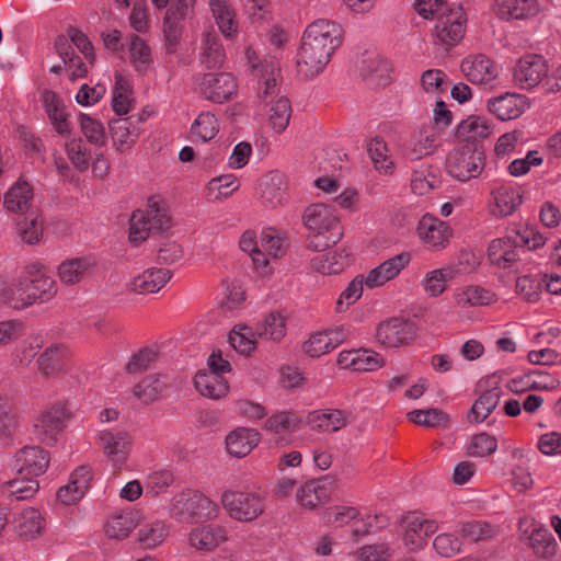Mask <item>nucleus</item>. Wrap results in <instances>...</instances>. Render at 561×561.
<instances>
[{"mask_svg":"<svg viewBox=\"0 0 561 561\" xmlns=\"http://www.w3.org/2000/svg\"><path fill=\"white\" fill-rule=\"evenodd\" d=\"M416 12L424 19H437L434 32L444 45H455L465 35L466 14L460 5L450 8L445 0H416Z\"/></svg>","mask_w":561,"mask_h":561,"instance_id":"f257e3e1","label":"nucleus"},{"mask_svg":"<svg viewBox=\"0 0 561 561\" xmlns=\"http://www.w3.org/2000/svg\"><path fill=\"white\" fill-rule=\"evenodd\" d=\"M304 226L312 232L308 249L320 252L335 244L343 236L342 226L331 206L325 204L309 205L302 215Z\"/></svg>","mask_w":561,"mask_h":561,"instance_id":"f03ea898","label":"nucleus"},{"mask_svg":"<svg viewBox=\"0 0 561 561\" xmlns=\"http://www.w3.org/2000/svg\"><path fill=\"white\" fill-rule=\"evenodd\" d=\"M217 514V504L194 489H185L176 493L170 506L171 517L185 524L213 519Z\"/></svg>","mask_w":561,"mask_h":561,"instance_id":"7ed1b4c3","label":"nucleus"},{"mask_svg":"<svg viewBox=\"0 0 561 561\" xmlns=\"http://www.w3.org/2000/svg\"><path fill=\"white\" fill-rule=\"evenodd\" d=\"M171 228V216L164 203L157 197H150L148 209H137L130 217L129 240L138 244L149 234L162 233Z\"/></svg>","mask_w":561,"mask_h":561,"instance_id":"20e7f679","label":"nucleus"},{"mask_svg":"<svg viewBox=\"0 0 561 561\" xmlns=\"http://www.w3.org/2000/svg\"><path fill=\"white\" fill-rule=\"evenodd\" d=\"M484 165L485 157L481 145H463L450 151L446 160L448 173L463 182L478 178Z\"/></svg>","mask_w":561,"mask_h":561,"instance_id":"39448f33","label":"nucleus"},{"mask_svg":"<svg viewBox=\"0 0 561 561\" xmlns=\"http://www.w3.org/2000/svg\"><path fill=\"white\" fill-rule=\"evenodd\" d=\"M21 278L31 306L51 300L58 291L55 279L48 275L45 266L39 263L27 265Z\"/></svg>","mask_w":561,"mask_h":561,"instance_id":"423d86ee","label":"nucleus"},{"mask_svg":"<svg viewBox=\"0 0 561 561\" xmlns=\"http://www.w3.org/2000/svg\"><path fill=\"white\" fill-rule=\"evenodd\" d=\"M221 503L232 518L241 522H252L264 511L260 495L253 492L226 491Z\"/></svg>","mask_w":561,"mask_h":561,"instance_id":"0eeeda50","label":"nucleus"},{"mask_svg":"<svg viewBox=\"0 0 561 561\" xmlns=\"http://www.w3.org/2000/svg\"><path fill=\"white\" fill-rule=\"evenodd\" d=\"M69 419L70 412L65 404H53L41 412L35 419L34 433L42 443L53 444L64 431Z\"/></svg>","mask_w":561,"mask_h":561,"instance_id":"6e6552de","label":"nucleus"},{"mask_svg":"<svg viewBox=\"0 0 561 561\" xmlns=\"http://www.w3.org/2000/svg\"><path fill=\"white\" fill-rule=\"evenodd\" d=\"M332 54L328 47L304 34L297 59L299 73L305 78L318 76L330 61Z\"/></svg>","mask_w":561,"mask_h":561,"instance_id":"1a4fd4ad","label":"nucleus"},{"mask_svg":"<svg viewBox=\"0 0 561 561\" xmlns=\"http://www.w3.org/2000/svg\"><path fill=\"white\" fill-rule=\"evenodd\" d=\"M416 335L415 324L403 318H391L381 322L376 330L378 343L386 347L409 344Z\"/></svg>","mask_w":561,"mask_h":561,"instance_id":"9d476101","label":"nucleus"},{"mask_svg":"<svg viewBox=\"0 0 561 561\" xmlns=\"http://www.w3.org/2000/svg\"><path fill=\"white\" fill-rule=\"evenodd\" d=\"M49 453L39 446H24L13 459V469L21 476L36 478L44 474L49 466Z\"/></svg>","mask_w":561,"mask_h":561,"instance_id":"9b49d317","label":"nucleus"},{"mask_svg":"<svg viewBox=\"0 0 561 561\" xmlns=\"http://www.w3.org/2000/svg\"><path fill=\"white\" fill-rule=\"evenodd\" d=\"M238 85L231 73H206L203 76L199 90L202 95L214 103L229 101L237 92Z\"/></svg>","mask_w":561,"mask_h":561,"instance_id":"f8f14e48","label":"nucleus"},{"mask_svg":"<svg viewBox=\"0 0 561 561\" xmlns=\"http://www.w3.org/2000/svg\"><path fill=\"white\" fill-rule=\"evenodd\" d=\"M417 233L427 249L442 250L449 244L453 229L446 221L426 214L419 221Z\"/></svg>","mask_w":561,"mask_h":561,"instance_id":"ddd939ff","label":"nucleus"},{"mask_svg":"<svg viewBox=\"0 0 561 561\" xmlns=\"http://www.w3.org/2000/svg\"><path fill=\"white\" fill-rule=\"evenodd\" d=\"M548 73V66L542 56L528 54L523 56L514 69V81L522 89L538 85Z\"/></svg>","mask_w":561,"mask_h":561,"instance_id":"4468645a","label":"nucleus"},{"mask_svg":"<svg viewBox=\"0 0 561 561\" xmlns=\"http://www.w3.org/2000/svg\"><path fill=\"white\" fill-rule=\"evenodd\" d=\"M70 352L64 344H53L39 354L36 364L43 377H57L68 371Z\"/></svg>","mask_w":561,"mask_h":561,"instance_id":"2eb2a0df","label":"nucleus"},{"mask_svg":"<svg viewBox=\"0 0 561 561\" xmlns=\"http://www.w3.org/2000/svg\"><path fill=\"white\" fill-rule=\"evenodd\" d=\"M33 187L26 181L19 179L3 195V207L18 217L38 209L33 205Z\"/></svg>","mask_w":561,"mask_h":561,"instance_id":"dca6fc26","label":"nucleus"},{"mask_svg":"<svg viewBox=\"0 0 561 561\" xmlns=\"http://www.w3.org/2000/svg\"><path fill=\"white\" fill-rule=\"evenodd\" d=\"M252 71L259 78L257 96L261 101L267 102L270 96H274L278 92L277 80L280 68L275 57H265L259 64H252Z\"/></svg>","mask_w":561,"mask_h":561,"instance_id":"f3484780","label":"nucleus"},{"mask_svg":"<svg viewBox=\"0 0 561 561\" xmlns=\"http://www.w3.org/2000/svg\"><path fill=\"white\" fill-rule=\"evenodd\" d=\"M103 453L114 466L124 462L130 451V436L124 431H101L99 435Z\"/></svg>","mask_w":561,"mask_h":561,"instance_id":"a211bd4d","label":"nucleus"},{"mask_svg":"<svg viewBox=\"0 0 561 561\" xmlns=\"http://www.w3.org/2000/svg\"><path fill=\"white\" fill-rule=\"evenodd\" d=\"M172 272L167 268H148L133 277L127 284L130 293L148 295L160 291L171 279Z\"/></svg>","mask_w":561,"mask_h":561,"instance_id":"6ab92c4d","label":"nucleus"},{"mask_svg":"<svg viewBox=\"0 0 561 561\" xmlns=\"http://www.w3.org/2000/svg\"><path fill=\"white\" fill-rule=\"evenodd\" d=\"M411 255L408 252L399 253L369 271L365 284L369 288L379 287L397 277L410 263Z\"/></svg>","mask_w":561,"mask_h":561,"instance_id":"aec40b11","label":"nucleus"},{"mask_svg":"<svg viewBox=\"0 0 561 561\" xmlns=\"http://www.w3.org/2000/svg\"><path fill=\"white\" fill-rule=\"evenodd\" d=\"M517 248L520 245L516 236L494 239L488 247V260L501 268H510L519 260Z\"/></svg>","mask_w":561,"mask_h":561,"instance_id":"412c9836","label":"nucleus"},{"mask_svg":"<svg viewBox=\"0 0 561 561\" xmlns=\"http://www.w3.org/2000/svg\"><path fill=\"white\" fill-rule=\"evenodd\" d=\"M522 539H526L528 547L539 560H551L557 554L558 543L548 528L535 525L530 533H523Z\"/></svg>","mask_w":561,"mask_h":561,"instance_id":"4be33fe9","label":"nucleus"},{"mask_svg":"<svg viewBox=\"0 0 561 561\" xmlns=\"http://www.w3.org/2000/svg\"><path fill=\"white\" fill-rule=\"evenodd\" d=\"M304 34L333 53L342 43L343 32L337 23L320 19L309 24Z\"/></svg>","mask_w":561,"mask_h":561,"instance_id":"5701e85b","label":"nucleus"},{"mask_svg":"<svg viewBox=\"0 0 561 561\" xmlns=\"http://www.w3.org/2000/svg\"><path fill=\"white\" fill-rule=\"evenodd\" d=\"M436 134L428 126L421 127L413 133L409 140L402 144L401 150L410 160H420L435 150Z\"/></svg>","mask_w":561,"mask_h":561,"instance_id":"b1692460","label":"nucleus"},{"mask_svg":"<svg viewBox=\"0 0 561 561\" xmlns=\"http://www.w3.org/2000/svg\"><path fill=\"white\" fill-rule=\"evenodd\" d=\"M528 106L526 98L517 93H505L488 103L489 111L501 121L519 117Z\"/></svg>","mask_w":561,"mask_h":561,"instance_id":"393cba45","label":"nucleus"},{"mask_svg":"<svg viewBox=\"0 0 561 561\" xmlns=\"http://www.w3.org/2000/svg\"><path fill=\"white\" fill-rule=\"evenodd\" d=\"M494 11L502 20H526L536 16L540 7L537 0H495Z\"/></svg>","mask_w":561,"mask_h":561,"instance_id":"a878e982","label":"nucleus"},{"mask_svg":"<svg viewBox=\"0 0 561 561\" xmlns=\"http://www.w3.org/2000/svg\"><path fill=\"white\" fill-rule=\"evenodd\" d=\"M347 334L343 328L312 334L304 344V351L311 357H319L337 347Z\"/></svg>","mask_w":561,"mask_h":561,"instance_id":"bb28decb","label":"nucleus"},{"mask_svg":"<svg viewBox=\"0 0 561 561\" xmlns=\"http://www.w3.org/2000/svg\"><path fill=\"white\" fill-rule=\"evenodd\" d=\"M110 136L118 152H125L136 144L139 137L137 122L133 117L117 118L110 123Z\"/></svg>","mask_w":561,"mask_h":561,"instance_id":"cd10ccee","label":"nucleus"},{"mask_svg":"<svg viewBox=\"0 0 561 561\" xmlns=\"http://www.w3.org/2000/svg\"><path fill=\"white\" fill-rule=\"evenodd\" d=\"M227 540V531L219 525L208 524L194 528L188 536L190 545L199 551H211Z\"/></svg>","mask_w":561,"mask_h":561,"instance_id":"c85d7f7f","label":"nucleus"},{"mask_svg":"<svg viewBox=\"0 0 561 561\" xmlns=\"http://www.w3.org/2000/svg\"><path fill=\"white\" fill-rule=\"evenodd\" d=\"M461 71L473 84L488 83L496 77L493 61L484 55L465 58L461 62Z\"/></svg>","mask_w":561,"mask_h":561,"instance_id":"c756f323","label":"nucleus"},{"mask_svg":"<svg viewBox=\"0 0 561 561\" xmlns=\"http://www.w3.org/2000/svg\"><path fill=\"white\" fill-rule=\"evenodd\" d=\"M261 434L253 428L238 427L226 437L227 451L237 458L245 457L259 444Z\"/></svg>","mask_w":561,"mask_h":561,"instance_id":"7c9ffc66","label":"nucleus"},{"mask_svg":"<svg viewBox=\"0 0 561 561\" xmlns=\"http://www.w3.org/2000/svg\"><path fill=\"white\" fill-rule=\"evenodd\" d=\"M351 263V253L346 249L333 250L314 255L310 265L323 275L339 274Z\"/></svg>","mask_w":561,"mask_h":561,"instance_id":"2f4dec72","label":"nucleus"},{"mask_svg":"<svg viewBox=\"0 0 561 561\" xmlns=\"http://www.w3.org/2000/svg\"><path fill=\"white\" fill-rule=\"evenodd\" d=\"M437 530V524L434 520L422 519L417 516L407 518L405 530L403 535L404 545L410 550H416L423 547L428 536Z\"/></svg>","mask_w":561,"mask_h":561,"instance_id":"473e14b6","label":"nucleus"},{"mask_svg":"<svg viewBox=\"0 0 561 561\" xmlns=\"http://www.w3.org/2000/svg\"><path fill=\"white\" fill-rule=\"evenodd\" d=\"M42 102L47 113V116L54 129L61 136L70 133L67 114L65 113V105L60 98L49 89H44L41 93Z\"/></svg>","mask_w":561,"mask_h":561,"instance_id":"72a5a7b5","label":"nucleus"},{"mask_svg":"<svg viewBox=\"0 0 561 561\" xmlns=\"http://www.w3.org/2000/svg\"><path fill=\"white\" fill-rule=\"evenodd\" d=\"M259 187L261 201L268 208H275L286 199V184L284 176L278 172L265 175Z\"/></svg>","mask_w":561,"mask_h":561,"instance_id":"f704fd0d","label":"nucleus"},{"mask_svg":"<svg viewBox=\"0 0 561 561\" xmlns=\"http://www.w3.org/2000/svg\"><path fill=\"white\" fill-rule=\"evenodd\" d=\"M95 263L89 257H73L61 262L58 266V276L62 284L71 286L88 277Z\"/></svg>","mask_w":561,"mask_h":561,"instance_id":"c9c22d12","label":"nucleus"},{"mask_svg":"<svg viewBox=\"0 0 561 561\" xmlns=\"http://www.w3.org/2000/svg\"><path fill=\"white\" fill-rule=\"evenodd\" d=\"M194 386L203 397L214 400L225 397L229 389L222 375L210 370H199L194 377Z\"/></svg>","mask_w":561,"mask_h":561,"instance_id":"e433bc0d","label":"nucleus"},{"mask_svg":"<svg viewBox=\"0 0 561 561\" xmlns=\"http://www.w3.org/2000/svg\"><path fill=\"white\" fill-rule=\"evenodd\" d=\"M14 528L21 539H34L45 529V519L37 508L28 507L18 514Z\"/></svg>","mask_w":561,"mask_h":561,"instance_id":"4c0bfd02","label":"nucleus"},{"mask_svg":"<svg viewBox=\"0 0 561 561\" xmlns=\"http://www.w3.org/2000/svg\"><path fill=\"white\" fill-rule=\"evenodd\" d=\"M491 127L484 117L471 115L463 119L456 129V138L466 145H479L477 141L489 137Z\"/></svg>","mask_w":561,"mask_h":561,"instance_id":"58836bf2","label":"nucleus"},{"mask_svg":"<svg viewBox=\"0 0 561 561\" xmlns=\"http://www.w3.org/2000/svg\"><path fill=\"white\" fill-rule=\"evenodd\" d=\"M501 396L502 389L500 387L483 389L468 412V421L470 423H482L496 409Z\"/></svg>","mask_w":561,"mask_h":561,"instance_id":"ea45409f","label":"nucleus"},{"mask_svg":"<svg viewBox=\"0 0 561 561\" xmlns=\"http://www.w3.org/2000/svg\"><path fill=\"white\" fill-rule=\"evenodd\" d=\"M308 424L318 431L337 432L347 423V417L342 410L313 411L308 414Z\"/></svg>","mask_w":561,"mask_h":561,"instance_id":"a19ab883","label":"nucleus"},{"mask_svg":"<svg viewBox=\"0 0 561 561\" xmlns=\"http://www.w3.org/2000/svg\"><path fill=\"white\" fill-rule=\"evenodd\" d=\"M39 210L30 211L16 217V231L23 242L30 245L37 244L43 237V222L39 219Z\"/></svg>","mask_w":561,"mask_h":561,"instance_id":"79ce46f5","label":"nucleus"},{"mask_svg":"<svg viewBox=\"0 0 561 561\" xmlns=\"http://www.w3.org/2000/svg\"><path fill=\"white\" fill-rule=\"evenodd\" d=\"M139 524L137 513L133 511H124L116 514L107 520L105 525V534L113 539H125L130 531Z\"/></svg>","mask_w":561,"mask_h":561,"instance_id":"37998d69","label":"nucleus"},{"mask_svg":"<svg viewBox=\"0 0 561 561\" xmlns=\"http://www.w3.org/2000/svg\"><path fill=\"white\" fill-rule=\"evenodd\" d=\"M255 334L264 340L279 342L286 334L285 318L278 311H272L257 322Z\"/></svg>","mask_w":561,"mask_h":561,"instance_id":"c03bdc74","label":"nucleus"},{"mask_svg":"<svg viewBox=\"0 0 561 561\" xmlns=\"http://www.w3.org/2000/svg\"><path fill=\"white\" fill-rule=\"evenodd\" d=\"M493 203L490 205L491 213L497 217H504L513 214V211L522 204V196L517 191L501 187L492 192Z\"/></svg>","mask_w":561,"mask_h":561,"instance_id":"a18cd8bd","label":"nucleus"},{"mask_svg":"<svg viewBox=\"0 0 561 561\" xmlns=\"http://www.w3.org/2000/svg\"><path fill=\"white\" fill-rule=\"evenodd\" d=\"M329 499L328 489L320 481L311 480L306 482L297 492V501L302 507L316 508Z\"/></svg>","mask_w":561,"mask_h":561,"instance_id":"49530a36","label":"nucleus"},{"mask_svg":"<svg viewBox=\"0 0 561 561\" xmlns=\"http://www.w3.org/2000/svg\"><path fill=\"white\" fill-rule=\"evenodd\" d=\"M367 150L375 169L379 173L391 174L393 172L394 164L389 156L388 146L382 138L376 137L371 139Z\"/></svg>","mask_w":561,"mask_h":561,"instance_id":"de8ad7c7","label":"nucleus"},{"mask_svg":"<svg viewBox=\"0 0 561 561\" xmlns=\"http://www.w3.org/2000/svg\"><path fill=\"white\" fill-rule=\"evenodd\" d=\"M290 116V101L286 96H280L268 111V125L275 133L282 134L287 128Z\"/></svg>","mask_w":561,"mask_h":561,"instance_id":"09e8293b","label":"nucleus"},{"mask_svg":"<svg viewBox=\"0 0 561 561\" xmlns=\"http://www.w3.org/2000/svg\"><path fill=\"white\" fill-rule=\"evenodd\" d=\"M202 64L207 69L218 68L224 64L225 53L216 34L206 33L203 41Z\"/></svg>","mask_w":561,"mask_h":561,"instance_id":"8fccbe9b","label":"nucleus"},{"mask_svg":"<svg viewBox=\"0 0 561 561\" xmlns=\"http://www.w3.org/2000/svg\"><path fill=\"white\" fill-rule=\"evenodd\" d=\"M129 57L130 62L137 71H146L152 62L151 49L148 44L138 35L129 36Z\"/></svg>","mask_w":561,"mask_h":561,"instance_id":"3c124183","label":"nucleus"},{"mask_svg":"<svg viewBox=\"0 0 561 561\" xmlns=\"http://www.w3.org/2000/svg\"><path fill=\"white\" fill-rule=\"evenodd\" d=\"M165 388V382L156 375L144 378L134 387V394L145 403L158 400Z\"/></svg>","mask_w":561,"mask_h":561,"instance_id":"603ef678","label":"nucleus"},{"mask_svg":"<svg viewBox=\"0 0 561 561\" xmlns=\"http://www.w3.org/2000/svg\"><path fill=\"white\" fill-rule=\"evenodd\" d=\"M209 5L221 33L226 37L232 36L237 32V22L226 0H210Z\"/></svg>","mask_w":561,"mask_h":561,"instance_id":"864d4df0","label":"nucleus"},{"mask_svg":"<svg viewBox=\"0 0 561 561\" xmlns=\"http://www.w3.org/2000/svg\"><path fill=\"white\" fill-rule=\"evenodd\" d=\"M19 423V411L14 399L0 394V435L9 436Z\"/></svg>","mask_w":561,"mask_h":561,"instance_id":"5fc2aeb1","label":"nucleus"},{"mask_svg":"<svg viewBox=\"0 0 561 561\" xmlns=\"http://www.w3.org/2000/svg\"><path fill=\"white\" fill-rule=\"evenodd\" d=\"M38 482L33 477L23 476L7 482L5 490L10 500L22 501L31 499L38 491Z\"/></svg>","mask_w":561,"mask_h":561,"instance_id":"6e6d98bb","label":"nucleus"},{"mask_svg":"<svg viewBox=\"0 0 561 561\" xmlns=\"http://www.w3.org/2000/svg\"><path fill=\"white\" fill-rule=\"evenodd\" d=\"M219 131V123L217 117L209 113L203 112L194 121L191 127V134L198 137L203 141L213 139Z\"/></svg>","mask_w":561,"mask_h":561,"instance_id":"4d7b16f0","label":"nucleus"},{"mask_svg":"<svg viewBox=\"0 0 561 561\" xmlns=\"http://www.w3.org/2000/svg\"><path fill=\"white\" fill-rule=\"evenodd\" d=\"M168 535V528L162 522L144 525L138 531V542L146 549L159 546Z\"/></svg>","mask_w":561,"mask_h":561,"instance_id":"13d9d810","label":"nucleus"},{"mask_svg":"<svg viewBox=\"0 0 561 561\" xmlns=\"http://www.w3.org/2000/svg\"><path fill=\"white\" fill-rule=\"evenodd\" d=\"M68 159L79 171L88 170L90 165V152L81 138H71L65 144Z\"/></svg>","mask_w":561,"mask_h":561,"instance_id":"bf43d9fd","label":"nucleus"},{"mask_svg":"<svg viewBox=\"0 0 561 561\" xmlns=\"http://www.w3.org/2000/svg\"><path fill=\"white\" fill-rule=\"evenodd\" d=\"M299 423L300 419L296 414L283 411L271 415L266 420L264 427L270 432L280 434L296 431Z\"/></svg>","mask_w":561,"mask_h":561,"instance_id":"052dcab7","label":"nucleus"},{"mask_svg":"<svg viewBox=\"0 0 561 561\" xmlns=\"http://www.w3.org/2000/svg\"><path fill=\"white\" fill-rule=\"evenodd\" d=\"M229 343L240 354L248 355L255 348L254 333L250 327H234L229 333Z\"/></svg>","mask_w":561,"mask_h":561,"instance_id":"680f3d73","label":"nucleus"},{"mask_svg":"<svg viewBox=\"0 0 561 561\" xmlns=\"http://www.w3.org/2000/svg\"><path fill=\"white\" fill-rule=\"evenodd\" d=\"M497 449V439L495 436L485 432L472 436L467 448L470 457H486L495 453Z\"/></svg>","mask_w":561,"mask_h":561,"instance_id":"e2e57ef3","label":"nucleus"},{"mask_svg":"<svg viewBox=\"0 0 561 561\" xmlns=\"http://www.w3.org/2000/svg\"><path fill=\"white\" fill-rule=\"evenodd\" d=\"M495 528L485 522L474 520L463 523L460 527V535L463 539L477 542L494 537Z\"/></svg>","mask_w":561,"mask_h":561,"instance_id":"0e129e2a","label":"nucleus"},{"mask_svg":"<svg viewBox=\"0 0 561 561\" xmlns=\"http://www.w3.org/2000/svg\"><path fill=\"white\" fill-rule=\"evenodd\" d=\"M494 295L480 286H468L461 293L457 294V304L465 306H483L493 301Z\"/></svg>","mask_w":561,"mask_h":561,"instance_id":"69168bd1","label":"nucleus"},{"mask_svg":"<svg viewBox=\"0 0 561 561\" xmlns=\"http://www.w3.org/2000/svg\"><path fill=\"white\" fill-rule=\"evenodd\" d=\"M80 127L87 140L95 146H104L106 141L105 130L103 125L95 118L87 115H80Z\"/></svg>","mask_w":561,"mask_h":561,"instance_id":"338daca9","label":"nucleus"},{"mask_svg":"<svg viewBox=\"0 0 561 561\" xmlns=\"http://www.w3.org/2000/svg\"><path fill=\"white\" fill-rule=\"evenodd\" d=\"M364 283V277L358 275L348 284L336 301V312H344L351 305L355 304L360 298Z\"/></svg>","mask_w":561,"mask_h":561,"instance_id":"774afa93","label":"nucleus"}]
</instances>
